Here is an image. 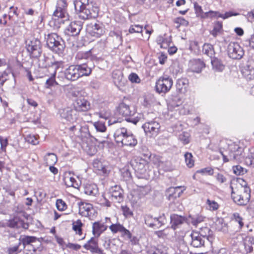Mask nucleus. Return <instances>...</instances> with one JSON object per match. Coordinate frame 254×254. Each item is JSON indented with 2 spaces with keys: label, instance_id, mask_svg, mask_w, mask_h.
<instances>
[{
  "label": "nucleus",
  "instance_id": "f257e3e1",
  "mask_svg": "<svg viewBox=\"0 0 254 254\" xmlns=\"http://www.w3.org/2000/svg\"><path fill=\"white\" fill-rule=\"evenodd\" d=\"M74 5L79 17L82 19L95 18L98 15L99 7L89 0H76Z\"/></svg>",
  "mask_w": 254,
  "mask_h": 254
},
{
  "label": "nucleus",
  "instance_id": "f03ea898",
  "mask_svg": "<svg viewBox=\"0 0 254 254\" xmlns=\"http://www.w3.org/2000/svg\"><path fill=\"white\" fill-rule=\"evenodd\" d=\"M110 122L111 121H109V125L116 124V127H118L114 134L115 140L118 144L121 143L122 146L130 147H134L137 144V140L135 136L130 132H128L126 128L122 127L120 123L115 121L112 123H110Z\"/></svg>",
  "mask_w": 254,
  "mask_h": 254
},
{
  "label": "nucleus",
  "instance_id": "7ed1b4c3",
  "mask_svg": "<svg viewBox=\"0 0 254 254\" xmlns=\"http://www.w3.org/2000/svg\"><path fill=\"white\" fill-rule=\"evenodd\" d=\"M47 45L54 52L61 55L64 53L65 44L64 41L56 33H51L47 36Z\"/></svg>",
  "mask_w": 254,
  "mask_h": 254
},
{
  "label": "nucleus",
  "instance_id": "20e7f679",
  "mask_svg": "<svg viewBox=\"0 0 254 254\" xmlns=\"http://www.w3.org/2000/svg\"><path fill=\"white\" fill-rule=\"evenodd\" d=\"M231 196L236 203L240 205H245L250 201L251 190L247 189V190H244L242 188H238L237 190H232Z\"/></svg>",
  "mask_w": 254,
  "mask_h": 254
},
{
  "label": "nucleus",
  "instance_id": "39448f33",
  "mask_svg": "<svg viewBox=\"0 0 254 254\" xmlns=\"http://www.w3.org/2000/svg\"><path fill=\"white\" fill-rule=\"evenodd\" d=\"M80 92L79 91H74L72 93V95L77 97L74 100L73 106L76 112H87L91 109V104L90 102L85 98L79 96Z\"/></svg>",
  "mask_w": 254,
  "mask_h": 254
},
{
  "label": "nucleus",
  "instance_id": "423d86ee",
  "mask_svg": "<svg viewBox=\"0 0 254 254\" xmlns=\"http://www.w3.org/2000/svg\"><path fill=\"white\" fill-rule=\"evenodd\" d=\"M41 43L38 39L32 38L26 41V48L27 52L33 58H37L42 53Z\"/></svg>",
  "mask_w": 254,
  "mask_h": 254
},
{
  "label": "nucleus",
  "instance_id": "0eeeda50",
  "mask_svg": "<svg viewBox=\"0 0 254 254\" xmlns=\"http://www.w3.org/2000/svg\"><path fill=\"white\" fill-rule=\"evenodd\" d=\"M173 83L172 78L167 76L161 77L156 82V90L159 93H166L171 89Z\"/></svg>",
  "mask_w": 254,
  "mask_h": 254
},
{
  "label": "nucleus",
  "instance_id": "6e6552de",
  "mask_svg": "<svg viewBox=\"0 0 254 254\" xmlns=\"http://www.w3.org/2000/svg\"><path fill=\"white\" fill-rule=\"evenodd\" d=\"M142 127L146 135L152 137L157 136L159 133L161 126L158 122L155 120H151L145 122Z\"/></svg>",
  "mask_w": 254,
  "mask_h": 254
},
{
  "label": "nucleus",
  "instance_id": "1a4fd4ad",
  "mask_svg": "<svg viewBox=\"0 0 254 254\" xmlns=\"http://www.w3.org/2000/svg\"><path fill=\"white\" fill-rule=\"evenodd\" d=\"M144 219L146 225L154 229L160 228L163 225L166 221L164 214H163L162 216H160L158 218H153L152 216L150 214H146L144 216Z\"/></svg>",
  "mask_w": 254,
  "mask_h": 254
},
{
  "label": "nucleus",
  "instance_id": "9d476101",
  "mask_svg": "<svg viewBox=\"0 0 254 254\" xmlns=\"http://www.w3.org/2000/svg\"><path fill=\"white\" fill-rule=\"evenodd\" d=\"M244 50L237 42H231L228 46V54L230 58L240 60L244 55Z\"/></svg>",
  "mask_w": 254,
  "mask_h": 254
},
{
  "label": "nucleus",
  "instance_id": "9b49d317",
  "mask_svg": "<svg viewBox=\"0 0 254 254\" xmlns=\"http://www.w3.org/2000/svg\"><path fill=\"white\" fill-rule=\"evenodd\" d=\"M79 213L83 216L88 217L90 220H93L97 214L92 204L84 202H81L79 204Z\"/></svg>",
  "mask_w": 254,
  "mask_h": 254
},
{
  "label": "nucleus",
  "instance_id": "f8f14e48",
  "mask_svg": "<svg viewBox=\"0 0 254 254\" xmlns=\"http://www.w3.org/2000/svg\"><path fill=\"white\" fill-rule=\"evenodd\" d=\"M59 114L62 119L72 124L75 122L77 119L76 111L70 107L60 110Z\"/></svg>",
  "mask_w": 254,
  "mask_h": 254
},
{
  "label": "nucleus",
  "instance_id": "ddd939ff",
  "mask_svg": "<svg viewBox=\"0 0 254 254\" xmlns=\"http://www.w3.org/2000/svg\"><path fill=\"white\" fill-rule=\"evenodd\" d=\"M131 164L135 172L143 174L146 170L147 161L140 157H135L131 160Z\"/></svg>",
  "mask_w": 254,
  "mask_h": 254
},
{
  "label": "nucleus",
  "instance_id": "4468645a",
  "mask_svg": "<svg viewBox=\"0 0 254 254\" xmlns=\"http://www.w3.org/2000/svg\"><path fill=\"white\" fill-rule=\"evenodd\" d=\"M82 28V24L80 21H73L65 28L64 33L65 34L72 36L79 35Z\"/></svg>",
  "mask_w": 254,
  "mask_h": 254
},
{
  "label": "nucleus",
  "instance_id": "2eb2a0df",
  "mask_svg": "<svg viewBox=\"0 0 254 254\" xmlns=\"http://www.w3.org/2000/svg\"><path fill=\"white\" fill-rule=\"evenodd\" d=\"M67 3L65 0H58L56 9L54 11L53 16L58 18L65 17L66 13Z\"/></svg>",
  "mask_w": 254,
  "mask_h": 254
},
{
  "label": "nucleus",
  "instance_id": "dca6fc26",
  "mask_svg": "<svg viewBox=\"0 0 254 254\" xmlns=\"http://www.w3.org/2000/svg\"><path fill=\"white\" fill-rule=\"evenodd\" d=\"M111 198L115 202L121 203L124 200L123 190L120 186H115L110 190Z\"/></svg>",
  "mask_w": 254,
  "mask_h": 254
},
{
  "label": "nucleus",
  "instance_id": "f3484780",
  "mask_svg": "<svg viewBox=\"0 0 254 254\" xmlns=\"http://www.w3.org/2000/svg\"><path fill=\"white\" fill-rule=\"evenodd\" d=\"M76 65H71L64 71L65 78L70 81H75L79 78V72Z\"/></svg>",
  "mask_w": 254,
  "mask_h": 254
},
{
  "label": "nucleus",
  "instance_id": "a211bd4d",
  "mask_svg": "<svg viewBox=\"0 0 254 254\" xmlns=\"http://www.w3.org/2000/svg\"><path fill=\"white\" fill-rule=\"evenodd\" d=\"M58 64V62H52L49 58L45 56L41 58L38 61V66L40 68H46L48 66H51L55 70H57L59 67Z\"/></svg>",
  "mask_w": 254,
  "mask_h": 254
},
{
  "label": "nucleus",
  "instance_id": "6ab92c4d",
  "mask_svg": "<svg viewBox=\"0 0 254 254\" xmlns=\"http://www.w3.org/2000/svg\"><path fill=\"white\" fill-rule=\"evenodd\" d=\"M34 243L40 244V241L35 237L26 235L20 236L19 239V245L22 244V248H25L28 245H31Z\"/></svg>",
  "mask_w": 254,
  "mask_h": 254
},
{
  "label": "nucleus",
  "instance_id": "aec40b11",
  "mask_svg": "<svg viewBox=\"0 0 254 254\" xmlns=\"http://www.w3.org/2000/svg\"><path fill=\"white\" fill-rule=\"evenodd\" d=\"M107 229V226L102 221L95 222L92 224V233L95 237L98 238Z\"/></svg>",
  "mask_w": 254,
  "mask_h": 254
},
{
  "label": "nucleus",
  "instance_id": "412c9836",
  "mask_svg": "<svg viewBox=\"0 0 254 254\" xmlns=\"http://www.w3.org/2000/svg\"><path fill=\"white\" fill-rule=\"evenodd\" d=\"M191 238L190 244L193 247L198 248L204 245V239L197 232L193 231L190 235Z\"/></svg>",
  "mask_w": 254,
  "mask_h": 254
},
{
  "label": "nucleus",
  "instance_id": "4be33fe9",
  "mask_svg": "<svg viewBox=\"0 0 254 254\" xmlns=\"http://www.w3.org/2000/svg\"><path fill=\"white\" fill-rule=\"evenodd\" d=\"M243 151L244 149L243 147L239 148L238 150L235 152L233 154H231L230 155V159H228L227 155L226 154V153H225L224 151H223L221 148H220L219 150L220 153L223 156V159L224 162H227L229 161H237L240 160V156L242 155Z\"/></svg>",
  "mask_w": 254,
  "mask_h": 254
},
{
  "label": "nucleus",
  "instance_id": "5701e85b",
  "mask_svg": "<svg viewBox=\"0 0 254 254\" xmlns=\"http://www.w3.org/2000/svg\"><path fill=\"white\" fill-rule=\"evenodd\" d=\"M182 188V186L169 188L167 190V192L168 193V199L171 200L180 197L184 190H185V189L181 190Z\"/></svg>",
  "mask_w": 254,
  "mask_h": 254
},
{
  "label": "nucleus",
  "instance_id": "b1692460",
  "mask_svg": "<svg viewBox=\"0 0 254 254\" xmlns=\"http://www.w3.org/2000/svg\"><path fill=\"white\" fill-rule=\"evenodd\" d=\"M171 228L174 230L180 227V226L185 221V218L182 216L177 214H172L170 216Z\"/></svg>",
  "mask_w": 254,
  "mask_h": 254
},
{
  "label": "nucleus",
  "instance_id": "393cba45",
  "mask_svg": "<svg viewBox=\"0 0 254 254\" xmlns=\"http://www.w3.org/2000/svg\"><path fill=\"white\" fill-rule=\"evenodd\" d=\"M109 228L114 233L120 232L122 233L124 235H126L128 239H130L131 237V234L130 232L128 230L126 229L122 225L119 223L112 224L109 227Z\"/></svg>",
  "mask_w": 254,
  "mask_h": 254
},
{
  "label": "nucleus",
  "instance_id": "a878e982",
  "mask_svg": "<svg viewBox=\"0 0 254 254\" xmlns=\"http://www.w3.org/2000/svg\"><path fill=\"white\" fill-rule=\"evenodd\" d=\"M112 77L114 83L117 86H121L124 85L125 80L124 78L122 72L119 70L113 71L112 73Z\"/></svg>",
  "mask_w": 254,
  "mask_h": 254
},
{
  "label": "nucleus",
  "instance_id": "bb28decb",
  "mask_svg": "<svg viewBox=\"0 0 254 254\" xmlns=\"http://www.w3.org/2000/svg\"><path fill=\"white\" fill-rule=\"evenodd\" d=\"M236 182V184L232 183L230 186L232 190H237L238 188H242L244 190H247V189L251 190L250 188L247 186V183L243 179L239 178Z\"/></svg>",
  "mask_w": 254,
  "mask_h": 254
},
{
  "label": "nucleus",
  "instance_id": "cd10ccee",
  "mask_svg": "<svg viewBox=\"0 0 254 254\" xmlns=\"http://www.w3.org/2000/svg\"><path fill=\"white\" fill-rule=\"evenodd\" d=\"M189 80L187 78H182L177 80L176 83L177 90L180 93H185L189 85Z\"/></svg>",
  "mask_w": 254,
  "mask_h": 254
},
{
  "label": "nucleus",
  "instance_id": "c85d7f7f",
  "mask_svg": "<svg viewBox=\"0 0 254 254\" xmlns=\"http://www.w3.org/2000/svg\"><path fill=\"white\" fill-rule=\"evenodd\" d=\"M79 77L83 76H88L91 73V68L89 67L86 63L77 64Z\"/></svg>",
  "mask_w": 254,
  "mask_h": 254
},
{
  "label": "nucleus",
  "instance_id": "c756f323",
  "mask_svg": "<svg viewBox=\"0 0 254 254\" xmlns=\"http://www.w3.org/2000/svg\"><path fill=\"white\" fill-rule=\"evenodd\" d=\"M41 243L40 244H37V243H34V244L31 245H28L25 248H22V250H24L25 253L26 254H33L37 250L39 252L41 251Z\"/></svg>",
  "mask_w": 254,
  "mask_h": 254
},
{
  "label": "nucleus",
  "instance_id": "7c9ffc66",
  "mask_svg": "<svg viewBox=\"0 0 254 254\" xmlns=\"http://www.w3.org/2000/svg\"><path fill=\"white\" fill-rule=\"evenodd\" d=\"M190 69L192 71L198 73L201 71L202 68L204 66L203 62L200 60H195L191 62Z\"/></svg>",
  "mask_w": 254,
  "mask_h": 254
},
{
  "label": "nucleus",
  "instance_id": "2f4dec72",
  "mask_svg": "<svg viewBox=\"0 0 254 254\" xmlns=\"http://www.w3.org/2000/svg\"><path fill=\"white\" fill-rule=\"evenodd\" d=\"M84 192L87 195L96 196L98 193V189L95 184H87L84 187Z\"/></svg>",
  "mask_w": 254,
  "mask_h": 254
},
{
  "label": "nucleus",
  "instance_id": "473e14b6",
  "mask_svg": "<svg viewBox=\"0 0 254 254\" xmlns=\"http://www.w3.org/2000/svg\"><path fill=\"white\" fill-rule=\"evenodd\" d=\"M244 76L247 80H251L254 79V67L248 65L242 71Z\"/></svg>",
  "mask_w": 254,
  "mask_h": 254
},
{
  "label": "nucleus",
  "instance_id": "72a5a7b5",
  "mask_svg": "<svg viewBox=\"0 0 254 254\" xmlns=\"http://www.w3.org/2000/svg\"><path fill=\"white\" fill-rule=\"evenodd\" d=\"M118 111L120 114L125 117L130 116L132 114L129 107L124 103H122L119 105Z\"/></svg>",
  "mask_w": 254,
  "mask_h": 254
},
{
  "label": "nucleus",
  "instance_id": "f704fd0d",
  "mask_svg": "<svg viewBox=\"0 0 254 254\" xmlns=\"http://www.w3.org/2000/svg\"><path fill=\"white\" fill-rule=\"evenodd\" d=\"M64 182L65 185L67 187H73L74 188H76L78 187V185L75 179L71 177L70 174L68 175H66L64 178Z\"/></svg>",
  "mask_w": 254,
  "mask_h": 254
},
{
  "label": "nucleus",
  "instance_id": "c9c22d12",
  "mask_svg": "<svg viewBox=\"0 0 254 254\" xmlns=\"http://www.w3.org/2000/svg\"><path fill=\"white\" fill-rule=\"evenodd\" d=\"M98 246V241L94 238H91L88 241L87 243L83 246L85 249L87 250H89L91 252L95 250Z\"/></svg>",
  "mask_w": 254,
  "mask_h": 254
},
{
  "label": "nucleus",
  "instance_id": "e433bc0d",
  "mask_svg": "<svg viewBox=\"0 0 254 254\" xmlns=\"http://www.w3.org/2000/svg\"><path fill=\"white\" fill-rule=\"evenodd\" d=\"M44 161L47 165H53L57 161V157L55 154L48 153L44 157Z\"/></svg>",
  "mask_w": 254,
  "mask_h": 254
},
{
  "label": "nucleus",
  "instance_id": "4c0bfd02",
  "mask_svg": "<svg viewBox=\"0 0 254 254\" xmlns=\"http://www.w3.org/2000/svg\"><path fill=\"white\" fill-rule=\"evenodd\" d=\"M93 167L98 171H100L103 174L105 175L108 173L109 170L103 163L98 160H95L93 163Z\"/></svg>",
  "mask_w": 254,
  "mask_h": 254
},
{
  "label": "nucleus",
  "instance_id": "58836bf2",
  "mask_svg": "<svg viewBox=\"0 0 254 254\" xmlns=\"http://www.w3.org/2000/svg\"><path fill=\"white\" fill-rule=\"evenodd\" d=\"M203 52L207 56L212 58L215 55L213 47L210 44H204L203 46Z\"/></svg>",
  "mask_w": 254,
  "mask_h": 254
},
{
  "label": "nucleus",
  "instance_id": "ea45409f",
  "mask_svg": "<svg viewBox=\"0 0 254 254\" xmlns=\"http://www.w3.org/2000/svg\"><path fill=\"white\" fill-rule=\"evenodd\" d=\"M211 64L213 69L216 71H222L224 68V65L218 59L214 58L212 59Z\"/></svg>",
  "mask_w": 254,
  "mask_h": 254
},
{
  "label": "nucleus",
  "instance_id": "a19ab883",
  "mask_svg": "<svg viewBox=\"0 0 254 254\" xmlns=\"http://www.w3.org/2000/svg\"><path fill=\"white\" fill-rule=\"evenodd\" d=\"M242 148V147L239 146L238 144H236L234 143H232L228 145V150L224 151L225 153L228 157V159H230V155L232 154H233L235 152L237 151L239 149V148Z\"/></svg>",
  "mask_w": 254,
  "mask_h": 254
},
{
  "label": "nucleus",
  "instance_id": "79ce46f5",
  "mask_svg": "<svg viewBox=\"0 0 254 254\" xmlns=\"http://www.w3.org/2000/svg\"><path fill=\"white\" fill-rule=\"evenodd\" d=\"M83 224L80 220H77L72 223V229L76 234L80 235L82 234L81 227Z\"/></svg>",
  "mask_w": 254,
  "mask_h": 254
},
{
  "label": "nucleus",
  "instance_id": "37998d69",
  "mask_svg": "<svg viewBox=\"0 0 254 254\" xmlns=\"http://www.w3.org/2000/svg\"><path fill=\"white\" fill-rule=\"evenodd\" d=\"M184 157L186 165L189 168H191L194 165V160L192 159V155L191 153L186 152Z\"/></svg>",
  "mask_w": 254,
  "mask_h": 254
},
{
  "label": "nucleus",
  "instance_id": "c03bdc74",
  "mask_svg": "<svg viewBox=\"0 0 254 254\" xmlns=\"http://www.w3.org/2000/svg\"><path fill=\"white\" fill-rule=\"evenodd\" d=\"M92 33L94 36L100 37L103 34V30L99 24L95 23L92 26Z\"/></svg>",
  "mask_w": 254,
  "mask_h": 254
},
{
  "label": "nucleus",
  "instance_id": "a18cd8bd",
  "mask_svg": "<svg viewBox=\"0 0 254 254\" xmlns=\"http://www.w3.org/2000/svg\"><path fill=\"white\" fill-rule=\"evenodd\" d=\"M22 250V248H20V245L19 244L15 246L10 247L7 249V253L8 254H18L20 253Z\"/></svg>",
  "mask_w": 254,
  "mask_h": 254
},
{
  "label": "nucleus",
  "instance_id": "49530a36",
  "mask_svg": "<svg viewBox=\"0 0 254 254\" xmlns=\"http://www.w3.org/2000/svg\"><path fill=\"white\" fill-rule=\"evenodd\" d=\"M147 254H168L166 251L162 248H153L147 251Z\"/></svg>",
  "mask_w": 254,
  "mask_h": 254
},
{
  "label": "nucleus",
  "instance_id": "de8ad7c7",
  "mask_svg": "<svg viewBox=\"0 0 254 254\" xmlns=\"http://www.w3.org/2000/svg\"><path fill=\"white\" fill-rule=\"evenodd\" d=\"M190 217L191 218V224L196 226L199 223L203 221L204 217L200 215H196L193 216H190Z\"/></svg>",
  "mask_w": 254,
  "mask_h": 254
},
{
  "label": "nucleus",
  "instance_id": "09e8293b",
  "mask_svg": "<svg viewBox=\"0 0 254 254\" xmlns=\"http://www.w3.org/2000/svg\"><path fill=\"white\" fill-rule=\"evenodd\" d=\"M174 22L178 24V26H177L178 28L181 25L187 26L189 25V22L182 17H179L175 18Z\"/></svg>",
  "mask_w": 254,
  "mask_h": 254
},
{
  "label": "nucleus",
  "instance_id": "8fccbe9b",
  "mask_svg": "<svg viewBox=\"0 0 254 254\" xmlns=\"http://www.w3.org/2000/svg\"><path fill=\"white\" fill-rule=\"evenodd\" d=\"M254 244L251 241L250 239L248 240L246 239L244 242L245 249L247 253H251L253 251V246Z\"/></svg>",
  "mask_w": 254,
  "mask_h": 254
},
{
  "label": "nucleus",
  "instance_id": "3c124183",
  "mask_svg": "<svg viewBox=\"0 0 254 254\" xmlns=\"http://www.w3.org/2000/svg\"><path fill=\"white\" fill-rule=\"evenodd\" d=\"M222 28V24L220 22H217L214 26L213 30L211 31V34L214 36L216 37Z\"/></svg>",
  "mask_w": 254,
  "mask_h": 254
},
{
  "label": "nucleus",
  "instance_id": "603ef678",
  "mask_svg": "<svg viewBox=\"0 0 254 254\" xmlns=\"http://www.w3.org/2000/svg\"><path fill=\"white\" fill-rule=\"evenodd\" d=\"M25 140L27 142L33 145L37 144L39 142L36 135L33 134H28L26 135Z\"/></svg>",
  "mask_w": 254,
  "mask_h": 254
},
{
  "label": "nucleus",
  "instance_id": "864d4df0",
  "mask_svg": "<svg viewBox=\"0 0 254 254\" xmlns=\"http://www.w3.org/2000/svg\"><path fill=\"white\" fill-rule=\"evenodd\" d=\"M150 191V188L148 186L139 187L137 189V191L140 197L146 195Z\"/></svg>",
  "mask_w": 254,
  "mask_h": 254
},
{
  "label": "nucleus",
  "instance_id": "5fc2aeb1",
  "mask_svg": "<svg viewBox=\"0 0 254 254\" xmlns=\"http://www.w3.org/2000/svg\"><path fill=\"white\" fill-rule=\"evenodd\" d=\"M56 206L59 211H64L67 208V205L64 201L61 199H58L56 201Z\"/></svg>",
  "mask_w": 254,
  "mask_h": 254
},
{
  "label": "nucleus",
  "instance_id": "6e6d98bb",
  "mask_svg": "<svg viewBox=\"0 0 254 254\" xmlns=\"http://www.w3.org/2000/svg\"><path fill=\"white\" fill-rule=\"evenodd\" d=\"M94 126L97 131L103 132L106 130V127L105 124L101 122L94 123Z\"/></svg>",
  "mask_w": 254,
  "mask_h": 254
},
{
  "label": "nucleus",
  "instance_id": "4d7b16f0",
  "mask_svg": "<svg viewBox=\"0 0 254 254\" xmlns=\"http://www.w3.org/2000/svg\"><path fill=\"white\" fill-rule=\"evenodd\" d=\"M210 229L209 228L205 227L201 228L198 234H200V236L204 239L210 235Z\"/></svg>",
  "mask_w": 254,
  "mask_h": 254
},
{
  "label": "nucleus",
  "instance_id": "13d9d810",
  "mask_svg": "<svg viewBox=\"0 0 254 254\" xmlns=\"http://www.w3.org/2000/svg\"><path fill=\"white\" fill-rule=\"evenodd\" d=\"M206 203L210 210H216L219 208V204L214 200H210V199H208L207 200Z\"/></svg>",
  "mask_w": 254,
  "mask_h": 254
},
{
  "label": "nucleus",
  "instance_id": "bf43d9fd",
  "mask_svg": "<svg viewBox=\"0 0 254 254\" xmlns=\"http://www.w3.org/2000/svg\"><path fill=\"white\" fill-rule=\"evenodd\" d=\"M56 70H55V71L53 74L52 76L47 80L46 83V85H47V87H49V86H54L55 85L58 84L55 79V77L56 74Z\"/></svg>",
  "mask_w": 254,
  "mask_h": 254
},
{
  "label": "nucleus",
  "instance_id": "052dcab7",
  "mask_svg": "<svg viewBox=\"0 0 254 254\" xmlns=\"http://www.w3.org/2000/svg\"><path fill=\"white\" fill-rule=\"evenodd\" d=\"M142 31V27L139 25H132L129 29V32L130 33H140Z\"/></svg>",
  "mask_w": 254,
  "mask_h": 254
},
{
  "label": "nucleus",
  "instance_id": "680f3d73",
  "mask_svg": "<svg viewBox=\"0 0 254 254\" xmlns=\"http://www.w3.org/2000/svg\"><path fill=\"white\" fill-rule=\"evenodd\" d=\"M234 173L237 175H243L246 172L244 169L240 165L234 166L233 168Z\"/></svg>",
  "mask_w": 254,
  "mask_h": 254
},
{
  "label": "nucleus",
  "instance_id": "e2e57ef3",
  "mask_svg": "<svg viewBox=\"0 0 254 254\" xmlns=\"http://www.w3.org/2000/svg\"><path fill=\"white\" fill-rule=\"evenodd\" d=\"M122 209L123 214L126 217H131L133 215L132 211L127 206H122Z\"/></svg>",
  "mask_w": 254,
  "mask_h": 254
},
{
  "label": "nucleus",
  "instance_id": "0e129e2a",
  "mask_svg": "<svg viewBox=\"0 0 254 254\" xmlns=\"http://www.w3.org/2000/svg\"><path fill=\"white\" fill-rule=\"evenodd\" d=\"M234 220L239 224V227L241 228L244 226L243 218L240 216L238 213H234L233 215Z\"/></svg>",
  "mask_w": 254,
  "mask_h": 254
},
{
  "label": "nucleus",
  "instance_id": "69168bd1",
  "mask_svg": "<svg viewBox=\"0 0 254 254\" xmlns=\"http://www.w3.org/2000/svg\"><path fill=\"white\" fill-rule=\"evenodd\" d=\"M189 135L188 133L184 132L179 135L180 139L182 141L184 144H188L189 140Z\"/></svg>",
  "mask_w": 254,
  "mask_h": 254
},
{
  "label": "nucleus",
  "instance_id": "338daca9",
  "mask_svg": "<svg viewBox=\"0 0 254 254\" xmlns=\"http://www.w3.org/2000/svg\"><path fill=\"white\" fill-rule=\"evenodd\" d=\"M128 79L132 83H138L140 82V79L138 76L135 73H131L129 74Z\"/></svg>",
  "mask_w": 254,
  "mask_h": 254
},
{
  "label": "nucleus",
  "instance_id": "774afa93",
  "mask_svg": "<svg viewBox=\"0 0 254 254\" xmlns=\"http://www.w3.org/2000/svg\"><path fill=\"white\" fill-rule=\"evenodd\" d=\"M0 143L1 149L3 151H5L6 147L8 144L7 138H3L1 136H0Z\"/></svg>",
  "mask_w": 254,
  "mask_h": 254
}]
</instances>
